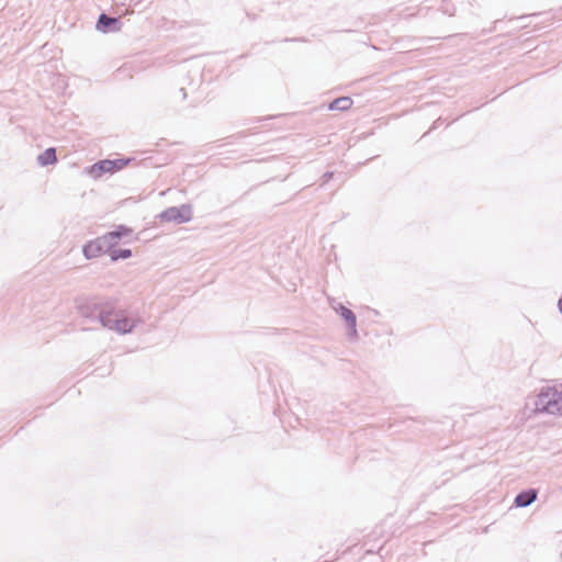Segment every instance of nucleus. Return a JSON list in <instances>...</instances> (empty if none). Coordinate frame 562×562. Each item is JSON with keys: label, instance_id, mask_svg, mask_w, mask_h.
Returning <instances> with one entry per match:
<instances>
[{"label": "nucleus", "instance_id": "5", "mask_svg": "<svg viewBox=\"0 0 562 562\" xmlns=\"http://www.w3.org/2000/svg\"><path fill=\"white\" fill-rule=\"evenodd\" d=\"M120 24L121 21L119 18H113L105 13H101L97 22V30L103 33H108L119 30Z\"/></svg>", "mask_w": 562, "mask_h": 562}, {"label": "nucleus", "instance_id": "3", "mask_svg": "<svg viewBox=\"0 0 562 562\" xmlns=\"http://www.w3.org/2000/svg\"><path fill=\"white\" fill-rule=\"evenodd\" d=\"M158 217L162 222H175L178 224L188 223L192 218V209L189 204L171 206L162 211Z\"/></svg>", "mask_w": 562, "mask_h": 562}, {"label": "nucleus", "instance_id": "4", "mask_svg": "<svg viewBox=\"0 0 562 562\" xmlns=\"http://www.w3.org/2000/svg\"><path fill=\"white\" fill-rule=\"evenodd\" d=\"M109 249L111 248L102 236L85 245L83 255L87 259H92L99 257L103 252H106Z\"/></svg>", "mask_w": 562, "mask_h": 562}, {"label": "nucleus", "instance_id": "15", "mask_svg": "<svg viewBox=\"0 0 562 562\" xmlns=\"http://www.w3.org/2000/svg\"><path fill=\"white\" fill-rule=\"evenodd\" d=\"M180 92L182 93V98L186 99L187 98V92L183 88L180 89Z\"/></svg>", "mask_w": 562, "mask_h": 562}, {"label": "nucleus", "instance_id": "8", "mask_svg": "<svg viewBox=\"0 0 562 562\" xmlns=\"http://www.w3.org/2000/svg\"><path fill=\"white\" fill-rule=\"evenodd\" d=\"M537 491L533 488L522 491L515 497L514 504L516 507H527L537 499Z\"/></svg>", "mask_w": 562, "mask_h": 562}, {"label": "nucleus", "instance_id": "7", "mask_svg": "<svg viewBox=\"0 0 562 562\" xmlns=\"http://www.w3.org/2000/svg\"><path fill=\"white\" fill-rule=\"evenodd\" d=\"M131 233H132L131 228L120 225L115 229L103 235V238L105 239L109 247L112 248L114 245H116L119 243V240L122 237L128 236Z\"/></svg>", "mask_w": 562, "mask_h": 562}, {"label": "nucleus", "instance_id": "13", "mask_svg": "<svg viewBox=\"0 0 562 562\" xmlns=\"http://www.w3.org/2000/svg\"><path fill=\"white\" fill-rule=\"evenodd\" d=\"M130 161H131V159H114V160H111V162H115V171L124 168Z\"/></svg>", "mask_w": 562, "mask_h": 562}, {"label": "nucleus", "instance_id": "9", "mask_svg": "<svg viewBox=\"0 0 562 562\" xmlns=\"http://www.w3.org/2000/svg\"><path fill=\"white\" fill-rule=\"evenodd\" d=\"M338 311H339L340 316L345 319L348 328H350L353 334H357V330H356L357 318H356L355 313L341 304L339 305Z\"/></svg>", "mask_w": 562, "mask_h": 562}, {"label": "nucleus", "instance_id": "11", "mask_svg": "<svg viewBox=\"0 0 562 562\" xmlns=\"http://www.w3.org/2000/svg\"><path fill=\"white\" fill-rule=\"evenodd\" d=\"M351 105H352L351 98H349V97H340V98L335 99L329 104L328 108L331 111H346V110L350 109Z\"/></svg>", "mask_w": 562, "mask_h": 562}, {"label": "nucleus", "instance_id": "6", "mask_svg": "<svg viewBox=\"0 0 562 562\" xmlns=\"http://www.w3.org/2000/svg\"><path fill=\"white\" fill-rule=\"evenodd\" d=\"M114 171H115V162H111V160L105 159V160H100V161L93 164L89 168L88 172L91 177L99 178L106 172H114Z\"/></svg>", "mask_w": 562, "mask_h": 562}, {"label": "nucleus", "instance_id": "14", "mask_svg": "<svg viewBox=\"0 0 562 562\" xmlns=\"http://www.w3.org/2000/svg\"><path fill=\"white\" fill-rule=\"evenodd\" d=\"M333 177V172H325L323 176V183L328 182Z\"/></svg>", "mask_w": 562, "mask_h": 562}, {"label": "nucleus", "instance_id": "10", "mask_svg": "<svg viewBox=\"0 0 562 562\" xmlns=\"http://www.w3.org/2000/svg\"><path fill=\"white\" fill-rule=\"evenodd\" d=\"M37 161L41 166L55 164L57 161L56 149L53 147L45 149L41 155H38Z\"/></svg>", "mask_w": 562, "mask_h": 562}, {"label": "nucleus", "instance_id": "1", "mask_svg": "<svg viewBox=\"0 0 562 562\" xmlns=\"http://www.w3.org/2000/svg\"><path fill=\"white\" fill-rule=\"evenodd\" d=\"M78 311L81 317L98 322L102 327L115 330L119 334L131 333L139 322V318L128 317L124 311L101 306L95 302L80 304Z\"/></svg>", "mask_w": 562, "mask_h": 562}, {"label": "nucleus", "instance_id": "2", "mask_svg": "<svg viewBox=\"0 0 562 562\" xmlns=\"http://www.w3.org/2000/svg\"><path fill=\"white\" fill-rule=\"evenodd\" d=\"M535 411L562 415V383L543 387L535 401Z\"/></svg>", "mask_w": 562, "mask_h": 562}, {"label": "nucleus", "instance_id": "16", "mask_svg": "<svg viewBox=\"0 0 562 562\" xmlns=\"http://www.w3.org/2000/svg\"><path fill=\"white\" fill-rule=\"evenodd\" d=\"M558 306H559V310H560V312L562 314V299L559 300Z\"/></svg>", "mask_w": 562, "mask_h": 562}, {"label": "nucleus", "instance_id": "12", "mask_svg": "<svg viewBox=\"0 0 562 562\" xmlns=\"http://www.w3.org/2000/svg\"><path fill=\"white\" fill-rule=\"evenodd\" d=\"M131 256H132V250L126 249V248L112 249V251H111L112 260L127 259Z\"/></svg>", "mask_w": 562, "mask_h": 562}]
</instances>
